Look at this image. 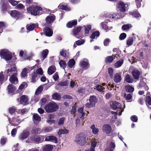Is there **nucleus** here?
I'll return each mask as SVG.
<instances>
[{"instance_id":"obj_1","label":"nucleus","mask_w":151,"mask_h":151,"mask_svg":"<svg viewBox=\"0 0 151 151\" xmlns=\"http://www.w3.org/2000/svg\"><path fill=\"white\" fill-rule=\"evenodd\" d=\"M86 135L84 133L81 132L76 135L74 142L78 144L83 146L86 144Z\"/></svg>"},{"instance_id":"obj_2","label":"nucleus","mask_w":151,"mask_h":151,"mask_svg":"<svg viewBox=\"0 0 151 151\" xmlns=\"http://www.w3.org/2000/svg\"><path fill=\"white\" fill-rule=\"evenodd\" d=\"M58 106L55 102H50L45 106L44 109L48 113L53 112L56 111L58 109Z\"/></svg>"},{"instance_id":"obj_3","label":"nucleus","mask_w":151,"mask_h":151,"mask_svg":"<svg viewBox=\"0 0 151 151\" xmlns=\"http://www.w3.org/2000/svg\"><path fill=\"white\" fill-rule=\"evenodd\" d=\"M27 11L32 15L35 16L39 14L40 11L42 10V8L40 6H37L33 5L29 7L27 9Z\"/></svg>"},{"instance_id":"obj_4","label":"nucleus","mask_w":151,"mask_h":151,"mask_svg":"<svg viewBox=\"0 0 151 151\" xmlns=\"http://www.w3.org/2000/svg\"><path fill=\"white\" fill-rule=\"evenodd\" d=\"M89 103H87L85 105L86 108H90L95 107V104L97 102L98 99L95 95L91 96L89 99Z\"/></svg>"},{"instance_id":"obj_5","label":"nucleus","mask_w":151,"mask_h":151,"mask_svg":"<svg viewBox=\"0 0 151 151\" xmlns=\"http://www.w3.org/2000/svg\"><path fill=\"white\" fill-rule=\"evenodd\" d=\"M0 56L6 60H9L12 58V53L4 49H2L0 51Z\"/></svg>"},{"instance_id":"obj_6","label":"nucleus","mask_w":151,"mask_h":151,"mask_svg":"<svg viewBox=\"0 0 151 151\" xmlns=\"http://www.w3.org/2000/svg\"><path fill=\"white\" fill-rule=\"evenodd\" d=\"M12 17L16 20L20 19L23 17V15L19 11L17 10L11 11L8 12Z\"/></svg>"},{"instance_id":"obj_7","label":"nucleus","mask_w":151,"mask_h":151,"mask_svg":"<svg viewBox=\"0 0 151 151\" xmlns=\"http://www.w3.org/2000/svg\"><path fill=\"white\" fill-rule=\"evenodd\" d=\"M55 19V17L54 15L47 16L45 18L46 23L44 24V25L46 27H51L52 23Z\"/></svg>"},{"instance_id":"obj_8","label":"nucleus","mask_w":151,"mask_h":151,"mask_svg":"<svg viewBox=\"0 0 151 151\" xmlns=\"http://www.w3.org/2000/svg\"><path fill=\"white\" fill-rule=\"evenodd\" d=\"M126 5H127V7H126V5L125 4L122 2L119 1L118 2L116 5V8L117 10L121 12H126V9L128 7V4Z\"/></svg>"},{"instance_id":"obj_9","label":"nucleus","mask_w":151,"mask_h":151,"mask_svg":"<svg viewBox=\"0 0 151 151\" xmlns=\"http://www.w3.org/2000/svg\"><path fill=\"white\" fill-rule=\"evenodd\" d=\"M102 130L104 132L109 134L113 132V130L111 126L109 124H106L104 125L102 127Z\"/></svg>"},{"instance_id":"obj_10","label":"nucleus","mask_w":151,"mask_h":151,"mask_svg":"<svg viewBox=\"0 0 151 151\" xmlns=\"http://www.w3.org/2000/svg\"><path fill=\"white\" fill-rule=\"evenodd\" d=\"M110 105L111 108L114 110L121 109V104L116 101L111 102Z\"/></svg>"},{"instance_id":"obj_11","label":"nucleus","mask_w":151,"mask_h":151,"mask_svg":"<svg viewBox=\"0 0 151 151\" xmlns=\"http://www.w3.org/2000/svg\"><path fill=\"white\" fill-rule=\"evenodd\" d=\"M5 73L6 72V75L7 76H10V75H13L14 73H17V68L15 67H12L11 68H9L5 70Z\"/></svg>"},{"instance_id":"obj_12","label":"nucleus","mask_w":151,"mask_h":151,"mask_svg":"<svg viewBox=\"0 0 151 151\" xmlns=\"http://www.w3.org/2000/svg\"><path fill=\"white\" fill-rule=\"evenodd\" d=\"M17 74L14 73L13 75H11L10 78L9 79V81L12 84H16L18 82V79L17 77Z\"/></svg>"},{"instance_id":"obj_13","label":"nucleus","mask_w":151,"mask_h":151,"mask_svg":"<svg viewBox=\"0 0 151 151\" xmlns=\"http://www.w3.org/2000/svg\"><path fill=\"white\" fill-rule=\"evenodd\" d=\"M29 132L27 130H24L19 136V139L21 140H23L27 138L29 135Z\"/></svg>"},{"instance_id":"obj_14","label":"nucleus","mask_w":151,"mask_h":151,"mask_svg":"<svg viewBox=\"0 0 151 151\" xmlns=\"http://www.w3.org/2000/svg\"><path fill=\"white\" fill-rule=\"evenodd\" d=\"M49 27H46L44 29L43 32L46 36L50 37L52 36L53 32Z\"/></svg>"},{"instance_id":"obj_15","label":"nucleus","mask_w":151,"mask_h":151,"mask_svg":"<svg viewBox=\"0 0 151 151\" xmlns=\"http://www.w3.org/2000/svg\"><path fill=\"white\" fill-rule=\"evenodd\" d=\"M42 137H43L44 138V136L41 135H34L31 137V139L33 141L39 143L41 142V138Z\"/></svg>"},{"instance_id":"obj_16","label":"nucleus","mask_w":151,"mask_h":151,"mask_svg":"<svg viewBox=\"0 0 151 151\" xmlns=\"http://www.w3.org/2000/svg\"><path fill=\"white\" fill-rule=\"evenodd\" d=\"M16 89L15 86L12 84H9L7 86V90L8 94H14Z\"/></svg>"},{"instance_id":"obj_17","label":"nucleus","mask_w":151,"mask_h":151,"mask_svg":"<svg viewBox=\"0 0 151 151\" xmlns=\"http://www.w3.org/2000/svg\"><path fill=\"white\" fill-rule=\"evenodd\" d=\"M45 141H51L55 143L58 142L57 138L53 136H47L45 139Z\"/></svg>"},{"instance_id":"obj_18","label":"nucleus","mask_w":151,"mask_h":151,"mask_svg":"<svg viewBox=\"0 0 151 151\" xmlns=\"http://www.w3.org/2000/svg\"><path fill=\"white\" fill-rule=\"evenodd\" d=\"M28 101V98L26 97V96L23 95L20 97V103L21 104L24 105H26L28 104L27 102Z\"/></svg>"},{"instance_id":"obj_19","label":"nucleus","mask_w":151,"mask_h":151,"mask_svg":"<svg viewBox=\"0 0 151 151\" xmlns=\"http://www.w3.org/2000/svg\"><path fill=\"white\" fill-rule=\"evenodd\" d=\"M132 75L134 79H138L139 78L140 72L137 70L134 69L132 71Z\"/></svg>"},{"instance_id":"obj_20","label":"nucleus","mask_w":151,"mask_h":151,"mask_svg":"<svg viewBox=\"0 0 151 151\" xmlns=\"http://www.w3.org/2000/svg\"><path fill=\"white\" fill-rule=\"evenodd\" d=\"M107 22L106 21H104L101 23V24L102 28L106 31H108L112 28V27H109L107 25Z\"/></svg>"},{"instance_id":"obj_21","label":"nucleus","mask_w":151,"mask_h":151,"mask_svg":"<svg viewBox=\"0 0 151 151\" xmlns=\"http://www.w3.org/2000/svg\"><path fill=\"white\" fill-rule=\"evenodd\" d=\"M122 80L121 75L119 73H116L114 75V81L118 83L120 82Z\"/></svg>"},{"instance_id":"obj_22","label":"nucleus","mask_w":151,"mask_h":151,"mask_svg":"<svg viewBox=\"0 0 151 151\" xmlns=\"http://www.w3.org/2000/svg\"><path fill=\"white\" fill-rule=\"evenodd\" d=\"M59 9L65 10L66 11H69L71 10V8L67 5H65L61 4H60L58 6Z\"/></svg>"},{"instance_id":"obj_23","label":"nucleus","mask_w":151,"mask_h":151,"mask_svg":"<svg viewBox=\"0 0 151 151\" xmlns=\"http://www.w3.org/2000/svg\"><path fill=\"white\" fill-rule=\"evenodd\" d=\"M48 52L49 51L47 49L44 50L42 51L41 57V59L42 61H43L47 58Z\"/></svg>"},{"instance_id":"obj_24","label":"nucleus","mask_w":151,"mask_h":151,"mask_svg":"<svg viewBox=\"0 0 151 151\" xmlns=\"http://www.w3.org/2000/svg\"><path fill=\"white\" fill-rule=\"evenodd\" d=\"M77 24L76 20L71 21L69 22L66 24V26L68 28H71L73 26L76 25Z\"/></svg>"},{"instance_id":"obj_25","label":"nucleus","mask_w":151,"mask_h":151,"mask_svg":"<svg viewBox=\"0 0 151 151\" xmlns=\"http://www.w3.org/2000/svg\"><path fill=\"white\" fill-rule=\"evenodd\" d=\"M56 71V68L54 65H52L48 68L47 73L49 75L53 74Z\"/></svg>"},{"instance_id":"obj_26","label":"nucleus","mask_w":151,"mask_h":151,"mask_svg":"<svg viewBox=\"0 0 151 151\" xmlns=\"http://www.w3.org/2000/svg\"><path fill=\"white\" fill-rule=\"evenodd\" d=\"M60 55L64 58H65L69 56V52L64 49H62L60 52Z\"/></svg>"},{"instance_id":"obj_27","label":"nucleus","mask_w":151,"mask_h":151,"mask_svg":"<svg viewBox=\"0 0 151 151\" xmlns=\"http://www.w3.org/2000/svg\"><path fill=\"white\" fill-rule=\"evenodd\" d=\"M81 28L80 27H77L75 29H74L72 31V32L73 33V35L76 37L79 38L77 37V35L78 34V33L81 31Z\"/></svg>"},{"instance_id":"obj_28","label":"nucleus","mask_w":151,"mask_h":151,"mask_svg":"<svg viewBox=\"0 0 151 151\" xmlns=\"http://www.w3.org/2000/svg\"><path fill=\"white\" fill-rule=\"evenodd\" d=\"M53 149L52 145L47 144L45 145L43 148V151H51Z\"/></svg>"},{"instance_id":"obj_29","label":"nucleus","mask_w":151,"mask_h":151,"mask_svg":"<svg viewBox=\"0 0 151 151\" xmlns=\"http://www.w3.org/2000/svg\"><path fill=\"white\" fill-rule=\"evenodd\" d=\"M8 78V76L6 75V76L4 75L3 72L1 71L0 73V81L1 83H3L4 81H6Z\"/></svg>"},{"instance_id":"obj_30","label":"nucleus","mask_w":151,"mask_h":151,"mask_svg":"<svg viewBox=\"0 0 151 151\" xmlns=\"http://www.w3.org/2000/svg\"><path fill=\"white\" fill-rule=\"evenodd\" d=\"M32 120L33 121L40 122L41 121V117L38 114H34L33 115Z\"/></svg>"},{"instance_id":"obj_31","label":"nucleus","mask_w":151,"mask_h":151,"mask_svg":"<svg viewBox=\"0 0 151 151\" xmlns=\"http://www.w3.org/2000/svg\"><path fill=\"white\" fill-rule=\"evenodd\" d=\"M114 60L113 56H108L105 58V61L107 64L111 63Z\"/></svg>"},{"instance_id":"obj_32","label":"nucleus","mask_w":151,"mask_h":151,"mask_svg":"<svg viewBox=\"0 0 151 151\" xmlns=\"http://www.w3.org/2000/svg\"><path fill=\"white\" fill-rule=\"evenodd\" d=\"M125 89L126 91L129 93L133 92L134 91V88L129 85H127L125 86Z\"/></svg>"},{"instance_id":"obj_33","label":"nucleus","mask_w":151,"mask_h":151,"mask_svg":"<svg viewBox=\"0 0 151 151\" xmlns=\"http://www.w3.org/2000/svg\"><path fill=\"white\" fill-rule=\"evenodd\" d=\"M40 132H41V129L38 127H34L31 131L32 134H37Z\"/></svg>"},{"instance_id":"obj_34","label":"nucleus","mask_w":151,"mask_h":151,"mask_svg":"<svg viewBox=\"0 0 151 151\" xmlns=\"http://www.w3.org/2000/svg\"><path fill=\"white\" fill-rule=\"evenodd\" d=\"M8 3L5 2H3L1 4V10L3 12L7 11V6Z\"/></svg>"},{"instance_id":"obj_35","label":"nucleus","mask_w":151,"mask_h":151,"mask_svg":"<svg viewBox=\"0 0 151 151\" xmlns=\"http://www.w3.org/2000/svg\"><path fill=\"white\" fill-rule=\"evenodd\" d=\"M75 64V61L73 59H72L69 60L67 64L68 67L72 68Z\"/></svg>"},{"instance_id":"obj_36","label":"nucleus","mask_w":151,"mask_h":151,"mask_svg":"<svg viewBox=\"0 0 151 151\" xmlns=\"http://www.w3.org/2000/svg\"><path fill=\"white\" fill-rule=\"evenodd\" d=\"M145 102L146 104L150 108L148 105H151V97L150 96H147L146 97ZM151 109V107H150Z\"/></svg>"},{"instance_id":"obj_37","label":"nucleus","mask_w":151,"mask_h":151,"mask_svg":"<svg viewBox=\"0 0 151 151\" xmlns=\"http://www.w3.org/2000/svg\"><path fill=\"white\" fill-rule=\"evenodd\" d=\"M134 37H130L127 41V45L128 46L132 45L134 41Z\"/></svg>"},{"instance_id":"obj_38","label":"nucleus","mask_w":151,"mask_h":151,"mask_svg":"<svg viewBox=\"0 0 151 151\" xmlns=\"http://www.w3.org/2000/svg\"><path fill=\"white\" fill-rule=\"evenodd\" d=\"M52 97L53 99L58 100H59L60 99L61 97L59 93H55L52 96Z\"/></svg>"},{"instance_id":"obj_39","label":"nucleus","mask_w":151,"mask_h":151,"mask_svg":"<svg viewBox=\"0 0 151 151\" xmlns=\"http://www.w3.org/2000/svg\"><path fill=\"white\" fill-rule=\"evenodd\" d=\"M91 128L92 130V132L94 134H97L99 132V129L98 128L95 127L94 124H93L91 127Z\"/></svg>"},{"instance_id":"obj_40","label":"nucleus","mask_w":151,"mask_h":151,"mask_svg":"<svg viewBox=\"0 0 151 151\" xmlns=\"http://www.w3.org/2000/svg\"><path fill=\"white\" fill-rule=\"evenodd\" d=\"M28 71L27 69L26 68H24L22 70L21 74V77L24 78L26 76H27V74Z\"/></svg>"},{"instance_id":"obj_41","label":"nucleus","mask_w":151,"mask_h":151,"mask_svg":"<svg viewBox=\"0 0 151 151\" xmlns=\"http://www.w3.org/2000/svg\"><path fill=\"white\" fill-rule=\"evenodd\" d=\"M84 27L85 34H88L91 28V25L89 24L86 26H84Z\"/></svg>"},{"instance_id":"obj_42","label":"nucleus","mask_w":151,"mask_h":151,"mask_svg":"<svg viewBox=\"0 0 151 151\" xmlns=\"http://www.w3.org/2000/svg\"><path fill=\"white\" fill-rule=\"evenodd\" d=\"M68 130L64 129L60 130L58 132V134L59 135H61L62 134H66L68 133Z\"/></svg>"},{"instance_id":"obj_43","label":"nucleus","mask_w":151,"mask_h":151,"mask_svg":"<svg viewBox=\"0 0 151 151\" xmlns=\"http://www.w3.org/2000/svg\"><path fill=\"white\" fill-rule=\"evenodd\" d=\"M80 65L81 66L82 68H86L87 67L88 65V63L86 61H83L81 62Z\"/></svg>"},{"instance_id":"obj_44","label":"nucleus","mask_w":151,"mask_h":151,"mask_svg":"<svg viewBox=\"0 0 151 151\" xmlns=\"http://www.w3.org/2000/svg\"><path fill=\"white\" fill-rule=\"evenodd\" d=\"M125 80L128 83H131L133 82V79L131 78V76L127 74L125 77Z\"/></svg>"},{"instance_id":"obj_45","label":"nucleus","mask_w":151,"mask_h":151,"mask_svg":"<svg viewBox=\"0 0 151 151\" xmlns=\"http://www.w3.org/2000/svg\"><path fill=\"white\" fill-rule=\"evenodd\" d=\"M27 29L28 30L32 31L36 27V25L35 24H33L30 25H27Z\"/></svg>"},{"instance_id":"obj_46","label":"nucleus","mask_w":151,"mask_h":151,"mask_svg":"<svg viewBox=\"0 0 151 151\" xmlns=\"http://www.w3.org/2000/svg\"><path fill=\"white\" fill-rule=\"evenodd\" d=\"M123 60L122 59L118 61L115 64V66L116 68L120 67L123 63Z\"/></svg>"},{"instance_id":"obj_47","label":"nucleus","mask_w":151,"mask_h":151,"mask_svg":"<svg viewBox=\"0 0 151 151\" xmlns=\"http://www.w3.org/2000/svg\"><path fill=\"white\" fill-rule=\"evenodd\" d=\"M100 33L99 31H95L92 33L91 36V38L92 39H95V37H97L99 36Z\"/></svg>"},{"instance_id":"obj_48","label":"nucleus","mask_w":151,"mask_h":151,"mask_svg":"<svg viewBox=\"0 0 151 151\" xmlns=\"http://www.w3.org/2000/svg\"><path fill=\"white\" fill-rule=\"evenodd\" d=\"M17 109L16 108L13 106L12 107L9 108V112L11 114H13L16 111Z\"/></svg>"},{"instance_id":"obj_49","label":"nucleus","mask_w":151,"mask_h":151,"mask_svg":"<svg viewBox=\"0 0 151 151\" xmlns=\"http://www.w3.org/2000/svg\"><path fill=\"white\" fill-rule=\"evenodd\" d=\"M59 65L61 67L64 69L66 66V63L63 60H61L59 63Z\"/></svg>"},{"instance_id":"obj_50","label":"nucleus","mask_w":151,"mask_h":151,"mask_svg":"<svg viewBox=\"0 0 151 151\" xmlns=\"http://www.w3.org/2000/svg\"><path fill=\"white\" fill-rule=\"evenodd\" d=\"M96 90L100 92H104V90L105 88L101 85H97L96 86Z\"/></svg>"},{"instance_id":"obj_51","label":"nucleus","mask_w":151,"mask_h":151,"mask_svg":"<svg viewBox=\"0 0 151 151\" xmlns=\"http://www.w3.org/2000/svg\"><path fill=\"white\" fill-rule=\"evenodd\" d=\"M108 71L110 78H112L114 72L113 68H109L108 69Z\"/></svg>"},{"instance_id":"obj_52","label":"nucleus","mask_w":151,"mask_h":151,"mask_svg":"<svg viewBox=\"0 0 151 151\" xmlns=\"http://www.w3.org/2000/svg\"><path fill=\"white\" fill-rule=\"evenodd\" d=\"M132 27L131 24H126L123 25L122 26V29L124 30L128 29Z\"/></svg>"},{"instance_id":"obj_53","label":"nucleus","mask_w":151,"mask_h":151,"mask_svg":"<svg viewBox=\"0 0 151 151\" xmlns=\"http://www.w3.org/2000/svg\"><path fill=\"white\" fill-rule=\"evenodd\" d=\"M43 90V87L42 86H39L36 90L35 94L36 95H39L40 93Z\"/></svg>"},{"instance_id":"obj_54","label":"nucleus","mask_w":151,"mask_h":151,"mask_svg":"<svg viewBox=\"0 0 151 151\" xmlns=\"http://www.w3.org/2000/svg\"><path fill=\"white\" fill-rule=\"evenodd\" d=\"M142 0H135L136 6L137 8H139L142 6L141 2Z\"/></svg>"},{"instance_id":"obj_55","label":"nucleus","mask_w":151,"mask_h":151,"mask_svg":"<svg viewBox=\"0 0 151 151\" xmlns=\"http://www.w3.org/2000/svg\"><path fill=\"white\" fill-rule=\"evenodd\" d=\"M9 1L13 6H15L18 4L20 1H17L15 0H9Z\"/></svg>"},{"instance_id":"obj_56","label":"nucleus","mask_w":151,"mask_h":151,"mask_svg":"<svg viewBox=\"0 0 151 151\" xmlns=\"http://www.w3.org/2000/svg\"><path fill=\"white\" fill-rule=\"evenodd\" d=\"M126 34L124 33H122L119 36V39L121 40H124L126 38Z\"/></svg>"},{"instance_id":"obj_57","label":"nucleus","mask_w":151,"mask_h":151,"mask_svg":"<svg viewBox=\"0 0 151 151\" xmlns=\"http://www.w3.org/2000/svg\"><path fill=\"white\" fill-rule=\"evenodd\" d=\"M27 85V83L25 82H22L19 86V89L20 90H22L24 88L25 86Z\"/></svg>"},{"instance_id":"obj_58","label":"nucleus","mask_w":151,"mask_h":151,"mask_svg":"<svg viewBox=\"0 0 151 151\" xmlns=\"http://www.w3.org/2000/svg\"><path fill=\"white\" fill-rule=\"evenodd\" d=\"M5 27L6 25L4 22H0V29L2 31L1 32H0V33L2 32L3 29L5 28Z\"/></svg>"},{"instance_id":"obj_59","label":"nucleus","mask_w":151,"mask_h":151,"mask_svg":"<svg viewBox=\"0 0 151 151\" xmlns=\"http://www.w3.org/2000/svg\"><path fill=\"white\" fill-rule=\"evenodd\" d=\"M65 120V118L64 117L60 118L58 122V124L59 125H63L64 123V121Z\"/></svg>"},{"instance_id":"obj_60","label":"nucleus","mask_w":151,"mask_h":151,"mask_svg":"<svg viewBox=\"0 0 151 151\" xmlns=\"http://www.w3.org/2000/svg\"><path fill=\"white\" fill-rule=\"evenodd\" d=\"M110 41V40L109 38H106L104 41V44L106 46H108Z\"/></svg>"},{"instance_id":"obj_61","label":"nucleus","mask_w":151,"mask_h":151,"mask_svg":"<svg viewBox=\"0 0 151 151\" xmlns=\"http://www.w3.org/2000/svg\"><path fill=\"white\" fill-rule=\"evenodd\" d=\"M130 119L133 122H137L138 120L137 117L135 115L132 116L130 117Z\"/></svg>"},{"instance_id":"obj_62","label":"nucleus","mask_w":151,"mask_h":151,"mask_svg":"<svg viewBox=\"0 0 151 151\" xmlns=\"http://www.w3.org/2000/svg\"><path fill=\"white\" fill-rule=\"evenodd\" d=\"M7 140V138L5 137H3L1 139V143L2 145H4L6 143Z\"/></svg>"},{"instance_id":"obj_63","label":"nucleus","mask_w":151,"mask_h":151,"mask_svg":"<svg viewBox=\"0 0 151 151\" xmlns=\"http://www.w3.org/2000/svg\"><path fill=\"white\" fill-rule=\"evenodd\" d=\"M84 42V41L83 40H79L76 42V43L78 45H80L83 44Z\"/></svg>"},{"instance_id":"obj_64","label":"nucleus","mask_w":151,"mask_h":151,"mask_svg":"<svg viewBox=\"0 0 151 151\" xmlns=\"http://www.w3.org/2000/svg\"><path fill=\"white\" fill-rule=\"evenodd\" d=\"M76 107L75 105L73 106L72 107V109H71L70 112L72 114H73L76 111Z\"/></svg>"}]
</instances>
